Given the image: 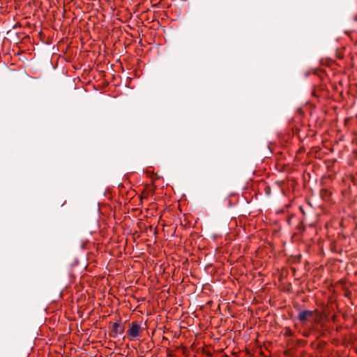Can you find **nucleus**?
Masks as SVG:
<instances>
[{
    "instance_id": "f257e3e1",
    "label": "nucleus",
    "mask_w": 357,
    "mask_h": 357,
    "mask_svg": "<svg viewBox=\"0 0 357 357\" xmlns=\"http://www.w3.org/2000/svg\"><path fill=\"white\" fill-rule=\"evenodd\" d=\"M142 329L141 324L137 321H132L127 331V334L131 340H135L141 337Z\"/></svg>"
},
{
    "instance_id": "f03ea898",
    "label": "nucleus",
    "mask_w": 357,
    "mask_h": 357,
    "mask_svg": "<svg viewBox=\"0 0 357 357\" xmlns=\"http://www.w3.org/2000/svg\"><path fill=\"white\" fill-rule=\"evenodd\" d=\"M314 312L311 310H302L298 314V319L302 323L305 324L313 316Z\"/></svg>"
},
{
    "instance_id": "7ed1b4c3",
    "label": "nucleus",
    "mask_w": 357,
    "mask_h": 357,
    "mask_svg": "<svg viewBox=\"0 0 357 357\" xmlns=\"http://www.w3.org/2000/svg\"><path fill=\"white\" fill-rule=\"evenodd\" d=\"M124 329L123 326L119 322H115L112 325V333H114V335H117L119 334L123 333Z\"/></svg>"
}]
</instances>
